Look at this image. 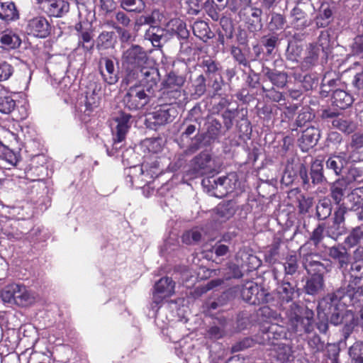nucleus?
I'll use <instances>...</instances> for the list:
<instances>
[{
	"label": "nucleus",
	"instance_id": "nucleus-59",
	"mask_svg": "<svg viewBox=\"0 0 363 363\" xmlns=\"http://www.w3.org/2000/svg\"><path fill=\"white\" fill-rule=\"evenodd\" d=\"M279 38L276 35H265L262 38V43L267 49V54L270 55L277 45Z\"/></svg>",
	"mask_w": 363,
	"mask_h": 363
},
{
	"label": "nucleus",
	"instance_id": "nucleus-41",
	"mask_svg": "<svg viewBox=\"0 0 363 363\" xmlns=\"http://www.w3.org/2000/svg\"><path fill=\"white\" fill-rule=\"evenodd\" d=\"M221 123L216 119H212L207 123V130L205 136L209 142L216 140L220 133Z\"/></svg>",
	"mask_w": 363,
	"mask_h": 363
},
{
	"label": "nucleus",
	"instance_id": "nucleus-58",
	"mask_svg": "<svg viewBox=\"0 0 363 363\" xmlns=\"http://www.w3.org/2000/svg\"><path fill=\"white\" fill-rule=\"evenodd\" d=\"M285 23L286 20L282 15L274 13L269 23V28L273 31L281 30L284 28Z\"/></svg>",
	"mask_w": 363,
	"mask_h": 363
},
{
	"label": "nucleus",
	"instance_id": "nucleus-53",
	"mask_svg": "<svg viewBox=\"0 0 363 363\" xmlns=\"http://www.w3.org/2000/svg\"><path fill=\"white\" fill-rule=\"evenodd\" d=\"M257 314L259 317L269 320H279L281 318L280 314L267 305L260 307Z\"/></svg>",
	"mask_w": 363,
	"mask_h": 363
},
{
	"label": "nucleus",
	"instance_id": "nucleus-55",
	"mask_svg": "<svg viewBox=\"0 0 363 363\" xmlns=\"http://www.w3.org/2000/svg\"><path fill=\"white\" fill-rule=\"evenodd\" d=\"M202 67L208 77H215L219 75L218 73V64L211 59L204 60L202 62Z\"/></svg>",
	"mask_w": 363,
	"mask_h": 363
},
{
	"label": "nucleus",
	"instance_id": "nucleus-44",
	"mask_svg": "<svg viewBox=\"0 0 363 363\" xmlns=\"http://www.w3.org/2000/svg\"><path fill=\"white\" fill-rule=\"evenodd\" d=\"M132 171L133 173L129 177L133 184L135 183L138 187H140L148 182L146 179L148 173L145 172L143 167H134Z\"/></svg>",
	"mask_w": 363,
	"mask_h": 363
},
{
	"label": "nucleus",
	"instance_id": "nucleus-36",
	"mask_svg": "<svg viewBox=\"0 0 363 363\" xmlns=\"http://www.w3.org/2000/svg\"><path fill=\"white\" fill-rule=\"evenodd\" d=\"M333 127L346 134H350L354 132L357 125L353 121L344 118H336L332 121Z\"/></svg>",
	"mask_w": 363,
	"mask_h": 363
},
{
	"label": "nucleus",
	"instance_id": "nucleus-27",
	"mask_svg": "<svg viewBox=\"0 0 363 363\" xmlns=\"http://www.w3.org/2000/svg\"><path fill=\"white\" fill-rule=\"evenodd\" d=\"M329 256L338 261L340 267L344 269L350 262V255L342 246H333L328 250Z\"/></svg>",
	"mask_w": 363,
	"mask_h": 363
},
{
	"label": "nucleus",
	"instance_id": "nucleus-64",
	"mask_svg": "<svg viewBox=\"0 0 363 363\" xmlns=\"http://www.w3.org/2000/svg\"><path fill=\"white\" fill-rule=\"evenodd\" d=\"M324 229V224L320 223L312 232V234L310 237V240L315 246H318L319 243L322 241L323 238Z\"/></svg>",
	"mask_w": 363,
	"mask_h": 363
},
{
	"label": "nucleus",
	"instance_id": "nucleus-25",
	"mask_svg": "<svg viewBox=\"0 0 363 363\" xmlns=\"http://www.w3.org/2000/svg\"><path fill=\"white\" fill-rule=\"evenodd\" d=\"M18 18V12L15 4L9 0H0V19L4 21Z\"/></svg>",
	"mask_w": 363,
	"mask_h": 363
},
{
	"label": "nucleus",
	"instance_id": "nucleus-26",
	"mask_svg": "<svg viewBox=\"0 0 363 363\" xmlns=\"http://www.w3.org/2000/svg\"><path fill=\"white\" fill-rule=\"evenodd\" d=\"M165 30L160 26L157 27L149 28L145 33V38L149 40L155 48H161L162 43L167 41L164 35Z\"/></svg>",
	"mask_w": 363,
	"mask_h": 363
},
{
	"label": "nucleus",
	"instance_id": "nucleus-7",
	"mask_svg": "<svg viewBox=\"0 0 363 363\" xmlns=\"http://www.w3.org/2000/svg\"><path fill=\"white\" fill-rule=\"evenodd\" d=\"M242 298L252 305L272 303L274 297L263 288L254 282H248L242 289Z\"/></svg>",
	"mask_w": 363,
	"mask_h": 363
},
{
	"label": "nucleus",
	"instance_id": "nucleus-45",
	"mask_svg": "<svg viewBox=\"0 0 363 363\" xmlns=\"http://www.w3.org/2000/svg\"><path fill=\"white\" fill-rule=\"evenodd\" d=\"M0 42L5 48L14 49L18 48L21 40L19 37L13 33H3L0 38Z\"/></svg>",
	"mask_w": 363,
	"mask_h": 363
},
{
	"label": "nucleus",
	"instance_id": "nucleus-14",
	"mask_svg": "<svg viewBox=\"0 0 363 363\" xmlns=\"http://www.w3.org/2000/svg\"><path fill=\"white\" fill-rule=\"evenodd\" d=\"M99 72L108 84H114L118 80V72L116 69L113 61L107 57H101L99 60Z\"/></svg>",
	"mask_w": 363,
	"mask_h": 363
},
{
	"label": "nucleus",
	"instance_id": "nucleus-23",
	"mask_svg": "<svg viewBox=\"0 0 363 363\" xmlns=\"http://www.w3.org/2000/svg\"><path fill=\"white\" fill-rule=\"evenodd\" d=\"M324 277L320 276H310L303 286V291L306 294L315 296L324 290Z\"/></svg>",
	"mask_w": 363,
	"mask_h": 363
},
{
	"label": "nucleus",
	"instance_id": "nucleus-16",
	"mask_svg": "<svg viewBox=\"0 0 363 363\" xmlns=\"http://www.w3.org/2000/svg\"><path fill=\"white\" fill-rule=\"evenodd\" d=\"M141 76L142 79L138 84L154 95L157 88V83L160 81L158 69L155 67H144V69L141 70Z\"/></svg>",
	"mask_w": 363,
	"mask_h": 363
},
{
	"label": "nucleus",
	"instance_id": "nucleus-24",
	"mask_svg": "<svg viewBox=\"0 0 363 363\" xmlns=\"http://www.w3.org/2000/svg\"><path fill=\"white\" fill-rule=\"evenodd\" d=\"M235 213V208L234 203L228 201L220 203L216 209L213 219L218 223H223L233 217Z\"/></svg>",
	"mask_w": 363,
	"mask_h": 363
},
{
	"label": "nucleus",
	"instance_id": "nucleus-46",
	"mask_svg": "<svg viewBox=\"0 0 363 363\" xmlns=\"http://www.w3.org/2000/svg\"><path fill=\"white\" fill-rule=\"evenodd\" d=\"M345 291V296H349L351 299H355L358 301H363V285L359 286L354 285V283H348L347 287L343 289Z\"/></svg>",
	"mask_w": 363,
	"mask_h": 363
},
{
	"label": "nucleus",
	"instance_id": "nucleus-39",
	"mask_svg": "<svg viewBox=\"0 0 363 363\" xmlns=\"http://www.w3.org/2000/svg\"><path fill=\"white\" fill-rule=\"evenodd\" d=\"M291 15L293 17L292 24L296 29L301 30L308 26L306 19V13L299 7H294L291 12Z\"/></svg>",
	"mask_w": 363,
	"mask_h": 363
},
{
	"label": "nucleus",
	"instance_id": "nucleus-9",
	"mask_svg": "<svg viewBox=\"0 0 363 363\" xmlns=\"http://www.w3.org/2000/svg\"><path fill=\"white\" fill-rule=\"evenodd\" d=\"M148 61L146 50L138 45L132 44L125 48L122 53L123 66L144 67Z\"/></svg>",
	"mask_w": 363,
	"mask_h": 363
},
{
	"label": "nucleus",
	"instance_id": "nucleus-28",
	"mask_svg": "<svg viewBox=\"0 0 363 363\" xmlns=\"http://www.w3.org/2000/svg\"><path fill=\"white\" fill-rule=\"evenodd\" d=\"M69 9V4L65 0H52L48 3L47 12L50 16L60 17L67 13Z\"/></svg>",
	"mask_w": 363,
	"mask_h": 363
},
{
	"label": "nucleus",
	"instance_id": "nucleus-1",
	"mask_svg": "<svg viewBox=\"0 0 363 363\" xmlns=\"http://www.w3.org/2000/svg\"><path fill=\"white\" fill-rule=\"evenodd\" d=\"M344 296L345 291L341 288L323 298L318 305V318L327 317L334 325H344V333L349 335L354 329V315L341 301Z\"/></svg>",
	"mask_w": 363,
	"mask_h": 363
},
{
	"label": "nucleus",
	"instance_id": "nucleus-32",
	"mask_svg": "<svg viewBox=\"0 0 363 363\" xmlns=\"http://www.w3.org/2000/svg\"><path fill=\"white\" fill-rule=\"evenodd\" d=\"M347 187V182L344 179H338L333 183L330 187V196L337 205H340V202L345 196Z\"/></svg>",
	"mask_w": 363,
	"mask_h": 363
},
{
	"label": "nucleus",
	"instance_id": "nucleus-4",
	"mask_svg": "<svg viewBox=\"0 0 363 363\" xmlns=\"http://www.w3.org/2000/svg\"><path fill=\"white\" fill-rule=\"evenodd\" d=\"M304 247L300 248L302 264L308 274L310 276L324 275L331 270V264L326 260L322 261L320 256L315 252L303 253Z\"/></svg>",
	"mask_w": 363,
	"mask_h": 363
},
{
	"label": "nucleus",
	"instance_id": "nucleus-35",
	"mask_svg": "<svg viewBox=\"0 0 363 363\" xmlns=\"http://www.w3.org/2000/svg\"><path fill=\"white\" fill-rule=\"evenodd\" d=\"M332 203L330 199L324 197L318 201L316 206V216L319 220L327 219L332 213Z\"/></svg>",
	"mask_w": 363,
	"mask_h": 363
},
{
	"label": "nucleus",
	"instance_id": "nucleus-2",
	"mask_svg": "<svg viewBox=\"0 0 363 363\" xmlns=\"http://www.w3.org/2000/svg\"><path fill=\"white\" fill-rule=\"evenodd\" d=\"M1 298L4 303L28 306L35 302L36 294L26 286L14 283L1 289Z\"/></svg>",
	"mask_w": 363,
	"mask_h": 363
},
{
	"label": "nucleus",
	"instance_id": "nucleus-57",
	"mask_svg": "<svg viewBox=\"0 0 363 363\" xmlns=\"http://www.w3.org/2000/svg\"><path fill=\"white\" fill-rule=\"evenodd\" d=\"M202 235L198 230L194 229L184 233L182 235V241L186 245H192L199 242Z\"/></svg>",
	"mask_w": 363,
	"mask_h": 363
},
{
	"label": "nucleus",
	"instance_id": "nucleus-33",
	"mask_svg": "<svg viewBox=\"0 0 363 363\" xmlns=\"http://www.w3.org/2000/svg\"><path fill=\"white\" fill-rule=\"evenodd\" d=\"M323 161L320 159H315L311 166V179L313 184H318L325 180L323 174Z\"/></svg>",
	"mask_w": 363,
	"mask_h": 363
},
{
	"label": "nucleus",
	"instance_id": "nucleus-43",
	"mask_svg": "<svg viewBox=\"0 0 363 363\" xmlns=\"http://www.w3.org/2000/svg\"><path fill=\"white\" fill-rule=\"evenodd\" d=\"M113 32H102L97 38V49L99 50H102L113 47Z\"/></svg>",
	"mask_w": 363,
	"mask_h": 363
},
{
	"label": "nucleus",
	"instance_id": "nucleus-18",
	"mask_svg": "<svg viewBox=\"0 0 363 363\" xmlns=\"http://www.w3.org/2000/svg\"><path fill=\"white\" fill-rule=\"evenodd\" d=\"M320 136V130L317 128L308 127L302 132V135L298 139L299 146L303 151H307L317 144Z\"/></svg>",
	"mask_w": 363,
	"mask_h": 363
},
{
	"label": "nucleus",
	"instance_id": "nucleus-49",
	"mask_svg": "<svg viewBox=\"0 0 363 363\" xmlns=\"http://www.w3.org/2000/svg\"><path fill=\"white\" fill-rule=\"evenodd\" d=\"M279 298L283 301L289 302L292 300L294 294V289L289 281L284 282L277 289Z\"/></svg>",
	"mask_w": 363,
	"mask_h": 363
},
{
	"label": "nucleus",
	"instance_id": "nucleus-29",
	"mask_svg": "<svg viewBox=\"0 0 363 363\" xmlns=\"http://www.w3.org/2000/svg\"><path fill=\"white\" fill-rule=\"evenodd\" d=\"M264 74L273 85L279 88H283L286 84L288 76L285 72L272 70L267 67L264 69Z\"/></svg>",
	"mask_w": 363,
	"mask_h": 363
},
{
	"label": "nucleus",
	"instance_id": "nucleus-5",
	"mask_svg": "<svg viewBox=\"0 0 363 363\" xmlns=\"http://www.w3.org/2000/svg\"><path fill=\"white\" fill-rule=\"evenodd\" d=\"M154 96L140 84L130 86L123 96V101L130 110H138L147 105Z\"/></svg>",
	"mask_w": 363,
	"mask_h": 363
},
{
	"label": "nucleus",
	"instance_id": "nucleus-54",
	"mask_svg": "<svg viewBox=\"0 0 363 363\" xmlns=\"http://www.w3.org/2000/svg\"><path fill=\"white\" fill-rule=\"evenodd\" d=\"M313 118L314 114L312 113L310 108H303L296 119V124L298 127H302L305 125L308 122L311 121Z\"/></svg>",
	"mask_w": 363,
	"mask_h": 363
},
{
	"label": "nucleus",
	"instance_id": "nucleus-30",
	"mask_svg": "<svg viewBox=\"0 0 363 363\" xmlns=\"http://www.w3.org/2000/svg\"><path fill=\"white\" fill-rule=\"evenodd\" d=\"M333 103L341 109L349 107L353 102L352 96L342 89H336L333 93Z\"/></svg>",
	"mask_w": 363,
	"mask_h": 363
},
{
	"label": "nucleus",
	"instance_id": "nucleus-6",
	"mask_svg": "<svg viewBox=\"0 0 363 363\" xmlns=\"http://www.w3.org/2000/svg\"><path fill=\"white\" fill-rule=\"evenodd\" d=\"M201 184L211 196L218 198H222L231 192L235 186V184H232V179L229 177L204 178Z\"/></svg>",
	"mask_w": 363,
	"mask_h": 363
},
{
	"label": "nucleus",
	"instance_id": "nucleus-21",
	"mask_svg": "<svg viewBox=\"0 0 363 363\" xmlns=\"http://www.w3.org/2000/svg\"><path fill=\"white\" fill-rule=\"evenodd\" d=\"M347 162L345 152L333 155L325 161L326 169L333 172L336 176H340Z\"/></svg>",
	"mask_w": 363,
	"mask_h": 363
},
{
	"label": "nucleus",
	"instance_id": "nucleus-62",
	"mask_svg": "<svg viewBox=\"0 0 363 363\" xmlns=\"http://www.w3.org/2000/svg\"><path fill=\"white\" fill-rule=\"evenodd\" d=\"M348 208L344 203L340 204L334 212L333 222L337 224L345 225V214Z\"/></svg>",
	"mask_w": 363,
	"mask_h": 363
},
{
	"label": "nucleus",
	"instance_id": "nucleus-15",
	"mask_svg": "<svg viewBox=\"0 0 363 363\" xmlns=\"http://www.w3.org/2000/svg\"><path fill=\"white\" fill-rule=\"evenodd\" d=\"M260 337V344L277 345L275 340L286 337L285 329L278 323H272L267 328H263Z\"/></svg>",
	"mask_w": 363,
	"mask_h": 363
},
{
	"label": "nucleus",
	"instance_id": "nucleus-12",
	"mask_svg": "<svg viewBox=\"0 0 363 363\" xmlns=\"http://www.w3.org/2000/svg\"><path fill=\"white\" fill-rule=\"evenodd\" d=\"M262 14L261 9L249 4L239 11L240 18L249 24V28L253 31L259 30L262 28Z\"/></svg>",
	"mask_w": 363,
	"mask_h": 363
},
{
	"label": "nucleus",
	"instance_id": "nucleus-11",
	"mask_svg": "<svg viewBox=\"0 0 363 363\" xmlns=\"http://www.w3.org/2000/svg\"><path fill=\"white\" fill-rule=\"evenodd\" d=\"M131 117V115L129 113H121V115L115 119L117 124L115 130H113V148L116 150L122 147V145H118L125 140L126 134L130 128Z\"/></svg>",
	"mask_w": 363,
	"mask_h": 363
},
{
	"label": "nucleus",
	"instance_id": "nucleus-51",
	"mask_svg": "<svg viewBox=\"0 0 363 363\" xmlns=\"http://www.w3.org/2000/svg\"><path fill=\"white\" fill-rule=\"evenodd\" d=\"M347 228L345 225L337 224L333 221L332 225L328 226L326 230V234L332 239L337 240L340 236L345 234Z\"/></svg>",
	"mask_w": 363,
	"mask_h": 363
},
{
	"label": "nucleus",
	"instance_id": "nucleus-3",
	"mask_svg": "<svg viewBox=\"0 0 363 363\" xmlns=\"http://www.w3.org/2000/svg\"><path fill=\"white\" fill-rule=\"evenodd\" d=\"M288 330L298 334L312 330V318L302 315V308L296 303H291L286 311Z\"/></svg>",
	"mask_w": 363,
	"mask_h": 363
},
{
	"label": "nucleus",
	"instance_id": "nucleus-37",
	"mask_svg": "<svg viewBox=\"0 0 363 363\" xmlns=\"http://www.w3.org/2000/svg\"><path fill=\"white\" fill-rule=\"evenodd\" d=\"M317 44L318 48H321L322 52L325 55L330 51L333 47L334 41L331 38L330 32L328 30H322L318 38Z\"/></svg>",
	"mask_w": 363,
	"mask_h": 363
},
{
	"label": "nucleus",
	"instance_id": "nucleus-52",
	"mask_svg": "<svg viewBox=\"0 0 363 363\" xmlns=\"http://www.w3.org/2000/svg\"><path fill=\"white\" fill-rule=\"evenodd\" d=\"M332 11L329 8L323 9L315 18V23L317 28H325L330 23Z\"/></svg>",
	"mask_w": 363,
	"mask_h": 363
},
{
	"label": "nucleus",
	"instance_id": "nucleus-38",
	"mask_svg": "<svg viewBox=\"0 0 363 363\" xmlns=\"http://www.w3.org/2000/svg\"><path fill=\"white\" fill-rule=\"evenodd\" d=\"M345 243L350 247L358 244L363 245V224L354 228L345 240Z\"/></svg>",
	"mask_w": 363,
	"mask_h": 363
},
{
	"label": "nucleus",
	"instance_id": "nucleus-40",
	"mask_svg": "<svg viewBox=\"0 0 363 363\" xmlns=\"http://www.w3.org/2000/svg\"><path fill=\"white\" fill-rule=\"evenodd\" d=\"M168 26H172V31L181 39H187L189 33L186 29V23L179 18H174L169 21Z\"/></svg>",
	"mask_w": 363,
	"mask_h": 363
},
{
	"label": "nucleus",
	"instance_id": "nucleus-42",
	"mask_svg": "<svg viewBox=\"0 0 363 363\" xmlns=\"http://www.w3.org/2000/svg\"><path fill=\"white\" fill-rule=\"evenodd\" d=\"M125 69V75L123 79L122 83L125 85H130L139 79L140 74H141V70L144 69V67H136V66H123Z\"/></svg>",
	"mask_w": 363,
	"mask_h": 363
},
{
	"label": "nucleus",
	"instance_id": "nucleus-34",
	"mask_svg": "<svg viewBox=\"0 0 363 363\" xmlns=\"http://www.w3.org/2000/svg\"><path fill=\"white\" fill-rule=\"evenodd\" d=\"M349 283L353 282L354 285L359 284L363 277V259L352 262L348 271Z\"/></svg>",
	"mask_w": 363,
	"mask_h": 363
},
{
	"label": "nucleus",
	"instance_id": "nucleus-19",
	"mask_svg": "<svg viewBox=\"0 0 363 363\" xmlns=\"http://www.w3.org/2000/svg\"><path fill=\"white\" fill-rule=\"evenodd\" d=\"M164 18L163 12L159 9H154L150 14L138 16L135 22V26L141 27L149 25L150 28L157 27Z\"/></svg>",
	"mask_w": 363,
	"mask_h": 363
},
{
	"label": "nucleus",
	"instance_id": "nucleus-63",
	"mask_svg": "<svg viewBox=\"0 0 363 363\" xmlns=\"http://www.w3.org/2000/svg\"><path fill=\"white\" fill-rule=\"evenodd\" d=\"M363 177V169L354 166L350 167L347 175L348 182H360Z\"/></svg>",
	"mask_w": 363,
	"mask_h": 363
},
{
	"label": "nucleus",
	"instance_id": "nucleus-56",
	"mask_svg": "<svg viewBox=\"0 0 363 363\" xmlns=\"http://www.w3.org/2000/svg\"><path fill=\"white\" fill-rule=\"evenodd\" d=\"M277 359L281 362L290 361L292 358V350L289 345L284 344L277 345Z\"/></svg>",
	"mask_w": 363,
	"mask_h": 363
},
{
	"label": "nucleus",
	"instance_id": "nucleus-8",
	"mask_svg": "<svg viewBox=\"0 0 363 363\" xmlns=\"http://www.w3.org/2000/svg\"><path fill=\"white\" fill-rule=\"evenodd\" d=\"M219 168V164L208 152H201L191 162V171L196 176L213 173Z\"/></svg>",
	"mask_w": 363,
	"mask_h": 363
},
{
	"label": "nucleus",
	"instance_id": "nucleus-20",
	"mask_svg": "<svg viewBox=\"0 0 363 363\" xmlns=\"http://www.w3.org/2000/svg\"><path fill=\"white\" fill-rule=\"evenodd\" d=\"M320 50L317 44L312 43L307 45L305 57L301 62L302 69H309L318 64Z\"/></svg>",
	"mask_w": 363,
	"mask_h": 363
},
{
	"label": "nucleus",
	"instance_id": "nucleus-60",
	"mask_svg": "<svg viewBox=\"0 0 363 363\" xmlns=\"http://www.w3.org/2000/svg\"><path fill=\"white\" fill-rule=\"evenodd\" d=\"M353 55L363 57V34L356 36L351 45Z\"/></svg>",
	"mask_w": 363,
	"mask_h": 363
},
{
	"label": "nucleus",
	"instance_id": "nucleus-13",
	"mask_svg": "<svg viewBox=\"0 0 363 363\" xmlns=\"http://www.w3.org/2000/svg\"><path fill=\"white\" fill-rule=\"evenodd\" d=\"M174 292V282L169 277L161 278L155 285L152 294L153 303L157 305L164 298L172 296Z\"/></svg>",
	"mask_w": 363,
	"mask_h": 363
},
{
	"label": "nucleus",
	"instance_id": "nucleus-17",
	"mask_svg": "<svg viewBox=\"0 0 363 363\" xmlns=\"http://www.w3.org/2000/svg\"><path fill=\"white\" fill-rule=\"evenodd\" d=\"M50 26L45 18L38 16L30 19L27 26L29 34L41 38L47 37L50 34Z\"/></svg>",
	"mask_w": 363,
	"mask_h": 363
},
{
	"label": "nucleus",
	"instance_id": "nucleus-10",
	"mask_svg": "<svg viewBox=\"0 0 363 363\" xmlns=\"http://www.w3.org/2000/svg\"><path fill=\"white\" fill-rule=\"evenodd\" d=\"M177 113L174 107L164 106L158 110L149 113L147 123L151 128H157V126L165 125L173 121Z\"/></svg>",
	"mask_w": 363,
	"mask_h": 363
},
{
	"label": "nucleus",
	"instance_id": "nucleus-22",
	"mask_svg": "<svg viewBox=\"0 0 363 363\" xmlns=\"http://www.w3.org/2000/svg\"><path fill=\"white\" fill-rule=\"evenodd\" d=\"M186 79L184 76L170 72L162 82L164 89L174 91V97L180 96V89L185 83Z\"/></svg>",
	"mask_w": 363,
	"mask_h": 363
},
{
	"label": "nucleus",
	"instance_id": "nucleus-61",
	"mask_svg": "<svg viewBox=\"0 0 363 363\" xmlns=\"http://www.w3.org/2000/svg\"><path fill=\"white\" fill-rule=\"evenodd\" d=\"M16 106L15 101L9 96L0 97V112L11 113Z\"/></svg>",
	"mask_w": 363,
	"mask_h": 363
},
{
	"label": "nucleus",
	"instance_id": "nucleus-48",
	"mask_svg": "<svg viewBox=\"0 0 363 363\" xmlns=\"http://www.w3.org/2000/svg\"><path fill=\"white\" fill-rule=\"evenodd\" d=\"M284 273L286 276L295 274L298 269V257L296 255H289L284 263Z\"/></svg>",
	"mask_w": 363,
	"mask_h": 363
},
{
	"label": "nucleus",
	"instance_id": "nucleus-47",
	"mask_svg": "<svg viewBox=\"0 0 363 363\" xmlns=\"http://www.w3.org/2000/svg\"><path fill=\"white\" fill-rule=\"evenodd\" d=\"M121 7L129 12H141L145 7L143 0H121Z\"/></svg>",
	"mask_w": 363,
	"mask_h": 363
},
{
	"label": "nucleus",
	"instance_id": "nucleus-50",
	"mask_svg": "<svg viewBox=\"0 0 363 363\" xmlns=\"http://www.w3.org/2000/svg\"><path fill=\"white\" fill-rule=\"evenodd\" d=\"M352 363H363V342H356L350 347Z\"/></svg>",
	"mask_w": 363,
	"mask_h": 363
},
{
	"label": "nucleus",
	"instance_id": "nucleus-31",
	"mask_svg": "<svg viewBox=\"0 0 363 363\" xmlns=\"http://www.w3.org/2000/svg\"><path fill=\"white\" fill-rule=\"evenodd\" d=\"M347 198L350 204L348 211L358 212L363 204V186L352 190Z\"/></svg>",
	"mask_w": 363,
	"mask_h": 363
}]
</instances>
